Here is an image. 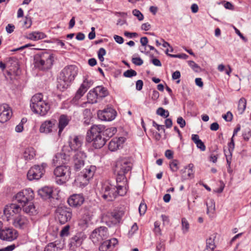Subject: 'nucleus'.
Masks as SVG:
<instances>
[{"instance_id":"11","label":"nucleus","mask_w":251,"mask_h":251,"mask_svg":"<svg viewBox=\"0 0 251 251\" xmlns=\"http://www.w3.org/2000/svg\"><path fill=\"white\" fill-rule=\"evenodd\" d=\"M18 232L12 227H5L0 229V239L3 241L11 242L17 239Z\"/></svg>"},{"instance_id":"10","label":"nucleus","mask_w":251,"mask_h":251,"mask_svg":"<svg viewBox=\"0 0 251 251\" xmlns=\"http://www.w3.org/2000/svg\"><path fill=\"white\" fill-rule=\"evenodd\" d=\"M101 197L107 201H112L117 197L116 188L111 184H104L101 189Z\"/></svg>"},{"instance_id":"42","label":"nucleus","mask_w":251,"mask_h":251,"mask_svg":"<svg viewBox=\"0 0 251 251\" xmlns=\"http://www.w3.org/2000/svg\"><path fill=\"white\" fill-rule=\"evenodd\" d=\"M84 116H86L87 118H84V124L86 125H88L90 123L91 118H92V114L90 110L88 109H85L83 111Z\"/></svg>"},{"instance_id":"59","label":"nucleus","mask_w":251,"mask_h":251,"mask_svg":"<svg viewBox=\"0 0 251 251\" xmlns=\"http://www.w3.org/2000/svg\"><path fill=\"white\" fill-rule=\"evenodd\" d=\"M177 123L179 125L180 127L181 128L184 127L185 126L186 122L185 120L181 117H179L177 119Z\"/></svg>"},{"instance_id":"35","label":"nucleus","mask_w":251,"mask_h":251,"mask_svg":"<svg viewBox=\"0 0 251 251\" xmlns=\"http://www.w3.org/2000/svg\"><path fill=\"white\" fill-rule=\"evenodd\" d=\"M120 145L119 139L114 138L109 143L108 148L111 151L117 150Z\"/></svg>"},{"instance_id":"30","label":"nucleus","mask_w":251,"mask_h":251,"mask_svg":"<svg viewBox=\"0 0 251 251\" xmlns=\"http://www.w3.org/2000/svg\"><path fill=\"white\" fill-rule=\"evenodd\" d=\"M105 127L102 131V135L103 137H105L107 140V138L109 139V138L112 137L117 132V129L115 127H112L110 128H106L104 129Z\"/></svg>"},{"instance_id":"3","label":"nucleus","mask_w":251,"mask_h":251,"mask_svg":"<svg viewBox=\"0 0 251 251\" xmlns=\"http://www.w3.org/2000/svg\"><path fill=\"white\" fill-rule=\"evenodd\" d=\"M30 106L34 113L40 116L46 115L50 109L49 103L43 100L41 93L36 94L31 98Z\"/></svg>"},{"instance_id":"31","label":"nucleus","mask_w":251,"mask_h":251,"mask_svg":"<svg viewBox=\"0 0 251 251\" xmlns=\"http://www.w3.org/2000/svg\"><path fill=\"white\" fill-rule=\"evenodd\" d=\"M87 97L88 102L91 103H97L98 102V100L99 99L94 89L88 92Z\"/></svg>"},{"instance_id":"52","label":"nucleus","mask_w":251,"mask_h":251,"mask_svg":"<svg viewBox=\"0 0 251 251\" xmlns=\"http://www.w3.org/2000/svg\"><path fill=\"white\" fill-rule=\"evenodd\" d=\"M32 24L31 20L30 17H24L23 19V26L25 28H28L30 27Z\"/></svg>"},{"instance_id":"58","label":"nucleus","mask_w":251,"mask_h":251,"mask_svg":"<svg viewBox=\"0 0 251 251\" xmlns=\"http://www.w3.org/2000/svg\"><path fill=\"white\" fill-rule=\"evenodd\" d=\"M16 248L15 244H12L0 249V251H12Z\"/></svg>"},{"instance_id":"2","label":"nucleus","mask_w":251,"mask_h":251,"mask_svg":"<svg viewBox=\"0 0 251 251\" xmlns=\"http://www.w3.org/2000/svg\"><path fill=\"white\" fill-rule=\"evenodd\" d=\"M104 126L102 125H93L87 132L86 140L93 142V146L96 149L102 148L106 143V139L102 137V131Z\"/></svg>"},{"instance_id":"26","label":"nucleus","mask_w":251,"mask_h":251,"mask_svg":"<svg viewBox=\"0 0 251 251\" xmlns=\"http://www.w3.org/2000/svg\"><path fill=\"white\" fill-rule=\"evenodd\" d=\"M12 64H13V66L14 67V68H10L9 70L7 71V74L9 76L11 75L12 72H14L16 70H17L19 69L18 62L16 60V59H13L12 58H10L9 59L8 61L7 62V68L12 67Z\"/></svg>"},{"instance_id":"48","label":"nucleus","mask_w":251,"mask_h":251,"mask_svg":"<svg viewBox=\"0 0 251 251\" xmlns=\"http://www.w3.org/2000/svg\"><path fill=\"white\" fill-rule=\"evenodd\" d=\"M124 76L126 77H131L137 75V73L135 71L130 69L125 71L123 74Z\"/></svg>"},{"instance_id":"25","label":"nucleus","mask_w":251,"mask_h":251,"mask_svg":"<svg viewBox=\"0 0 251 251\" xmlns=\"http://www.w3.org/2000/svg\"><path fill=\"white\" fill-rule=\"evenodd\" d=\"M23 156L25 160H31L35 156V151L32 147L26 148L23 152Z\"/></svg>"},{"instance_id":"64","label":"nucleus","mask_w":251,"mask_h":251,"mask_svg":"<svg viewBox=\"0 0 251 251\" xmlns=\"http://www.w3.org/2000/svg\"><path fill=\"white\" fill-rule=\"evenodd\" d=\"M138 229L136 223H134L131 227L130 230L129 231V234L130 235L133 234Z\"/></svg>"},{"instance_id":"51","label":"nucleus","mask_w":251,"mask_h":251,"mask_svg":"<svg viewBox=\"0 0 251 251\" xmlns=\"http://www.w3.org/2000/svg\"><path fill=\"white\" fill-rule=\"evenodd\" d=\"M178 161L177 160H173L170 164V167L173 172H176L178 169Z\"/></svg>"},{"instance_id":"7","label":"nucleus","mask_w":251,"mask_h":251,"mask_svg":"<svg viewBox=\"0 0 251 251\" xmlns=\"http://www.w3.org/2000/svg\"><path fill=\"white\" fill-rule=\"evenodd\" d=\"M132 168V163L129 158H123L118 159L116 162L115 173L127 174Z\"/></svg>"},{"instance_id":"29","label":"nucleus","mask_w":251,"mask_h":251,"mask_svg":"<svg viewBox=\"0 0 251 251\" xmlns=\"http://www.w3.org/2000/svg\"><path fill=\"white\" fill-rule=\"evenodd\" d=\"M94 89L96 92L99 99H101L106 97L108 94V92L107 89L102 86H98Z\"/></svg>"},{"instance_id":"32","label":"nucleus","mask_w":251,"mask_h":251,"mask_svg":"<svg viewBox=\"0 0 251 251\" xmlns=\"http://www.w3.org/2000/svg\"><path fill=\"white\" fill-rule=\"evenodd\" d=\"M46 37V34L41 32H33L28 34L29 39L34 41L42 39Z\"/></svg>"},{"instance_id":"8","label":"nucleus","mask_w":251,"mask_h":251,"mask_svg":"<svg viewBox=\"0 0 251 251\" xmlns=\"http://www.w3.org/2000/svg\"><path fill=\"white\" fill-rule=\"evenodd\" d=\"M107 236V227L100 226L93 230L91 235V238L94 244H98L105 240Z\"/></svg>"},{"instance_id":"62","label":"nucleus","mask_w":251,"mask_h":251,"mask_svg":"<svg viewBox=\"0 0 251 251\" xmlns=\"http://www.w3.org/2000/svg\"><path fill=\"white\" fill-rule=\"evenodd\" d=\"M232 26L233 27V28H234V29L235 30V31L236 32V33L239 36H240V37L243 39L245 42H247V39L246 38H245L243 35L240 32V31L237 28H236L234 25H232Z\"/></svg>"},{"instance_id":"43","label":"nucleus","mask_w":251,"mask_h":251,"mask_svg":"<svg viewBox=\"0 0 251 251\" xmlns=\"http://www.w3.org/2000/svg\"><path fill=\"white\" fill-rule=\"evenodd\" d=\"M110 216L112 219V222L113 224H117L119 223L121 219V215L120 213L117 211L112 212Z\"/></svg>"},{"instance_id":"28","label":"nucleus","mask_w":251,"mask_h":251,"mask_svg":"<svg viewBox=\"0 0 251 251\" xmlns=\"http://www.w3.org/2000/svg\"><path fill=\"white\" fill-rule=\"evenodd\" d=\"M192 140L196 145L197 147L201 151H204L206 149L205 146L202 141L200 139L199 136L197 134L192 135Z\"/></svg>"},{"instance_id":"44","label":"nucleus","mask_w":251,"mask_h":251,"mask_svg":"<svg viewBox=\"0 0 251 251\" xmlns=\"http://www.w3.org/2000/svg\"><path fill=\"white\" fill-rule=\"evenodd\" d=\"M206 204L207 206V213H209V212L214 211L215 210V202L212 199L208 200L206 202Z\"/></svg>"},{"instance_id":"18","label":"nucleus","mask_w":251,"mask_h":251,"mask_svg":"<svg viewBox=\"0 0 251 251\" xmlns=\"http://www.w3.org/2000/svg\"><path fill=\"white\" fill-rule=\"evenodd\" d=\"M29 224L28 219L24 215H18L14 218L13 225L17 228L23 229L26 228Z\"/></svg>"},{"instance_id":"5","label":"nucleus","mask_w":251,"mask_h":251,"mask_svg":"<svg viewBox=\"0 0 251 251\" xmlns=\"http://www.w3.org/2000/svg\"><path fill=\"white\" fill-rule=\"evenodd\" d=\"M33 198L34 193L30 188L23 190L18 193L15 196V200L18 202L21 207V206L24 207Z\"/></svg>"},{"instance_id":"12","label":"nucleus","mask_w":251,"mask_h":251,"mask_svg":"<svg viewBox=\"0 0 251 251\" xmlns=\"http://www.w3.org/2000/svg\"><path fill=\"white\" fill-rule=\"evenodd\" d=\"M98 118L103 121H111L113 120L117 114L116 111L111 107H107L97 113Z\"/></svg>"},{"instance_id":"55","label":"nucleus","mask_w":251,"mask_h":251,"mask_svg":"<svg viewBox=\"0 0 251 251\" xmlns=\"http://www.w3.org/2000/svg\"><path fill=\"white\" fill-rule=\"evenodd\" d=\"M193 167V164H189L188 166H186L185 167V169H187V168H189L188 173H187V176L185 177L186 179H187V178H189L190 177L193 176V171L192 169Z\"/></svg>"},{"instance_id":"49","label":"nucleus","mask_w":251,"mask_h":251,"mask_svg":"<svg viewBox=\"0 0 251 251\" xmlns=\"http://www.w3.org/2000/svg\"><path fill=\"white\" fill-rule=\"evenodd\" d=\"M57 248L54 243H50L48 244L45 248L44 251H57Z\"/></svg>"},{"instance_id":"4","label":"nucleus","mask_w":251,"mask_h":251,"mask_svg":"<svg viewBox=\"0 0 251 251\" xmlns=\"http://www.w3.org/2000/svg\"><path fill=\"white\" fill-rule=\"evenodd\" d=\"M53 174L56 182L58 184H63L70 178L71 169L69 166L60 165L54 169Z\"/></svg>"},{"instance_id":"39","label":"nucleus","mask_w":251,"mask_h":251,"mask_svg":"<svg viewBox=\"0 0 251 251\" xmlns=\"http://www.w3.org/2000/svg\"><path fill=\"white\" fill-rule=\"evenodd\" d=\"M75 153L74 155L73 159L77 158V160L85 161L86 158V153L81 150L75 151Z\"/></svg>"},{"instance_id":"20","label":"nucleus","mask_w":251,"mask_h":251,"mask_svg":"<svg viewBox=\"0 0 251 251\" xmlns=\"http://www.w3.org/2000/svg\"><path fill=\"white\" fill-rule=\"evenodd\" d=\"M96 170V167L95 166H87L82 172H81L79 175V177H81L86 180H89L90 178H92L94 176L95 172Z\"/></svg>"},{"instance_id":"13","label":"nucleus","mask_w":251,"mask_h":251,"mask_svg":"<svg viewBox=\"0 0 251 251\" xmlns=\"http://www.w3.org/2000/svg\"><path fill=\"white\" fill-rule=\"evenodd\" d=\"M77 74V69L74 65H70L65 67L60 74L61 78L66 79L70 82L74 80Z\"/></svg>"},{"instance_id":"46","label":"nucleus","mask_w":251,"mask_h":251,"mask_svg":"<svg viewBox=\"0 0 251 251\" xmlns=\"http://www.w3.org/2000/svg\"><path fill=\"white\" fill-rule=\"evenodd\" d=\"M156 114L164 118H167L169 115V112L162 107H159L157 109Z\"/></svg>"},{"instance_id":"9","label":"nucleus","mask_w":251,"mask_h":251,"mask_svg":"<svg viewBox=\"0 0 251 251\" xmlns=\"http://www.w3.org/2000/svg\"><path fill=\"white\" fill-rule=\"evenodd\" d=\"M57 218L61 224H64L70 221L72 217V209L66 206H60L57 208Z\"/></svg>"},{"instance_id":"47","label":"nucleus","mask_w":251,"mask_h":251,"mask_svg":"<svg viewBox=\"0 0 251 251\" xmlns=\"http://www.w3.org/2000/svg\"><path fill=\"white\" fill-rule=\"evenodd\" d=\"M182 223V229L183 233H186L188 232L189 229V224L188 223L187 220L183 218L181 220Z\"/></svg>"},{"instance_id":"33","label":"nucleus","mask_w":251,"mask_h":251,"mask_svg":"<svg viewBox=\"0 0 251 251\" xmlns=\"http://www.w3.org/2000/svg\"><path fill=\"white\" fill-rule=\"evenodd\" d=\"M115 187L116 188L117 196H123L126 193V184H117Z\"/></svg>"},{"instance_id":"17","label":"nucleus","mask_w":251,"mask_h":251,"mask_svg":"<svg viewBox=\"0 0 251 251\" xmlns=\"http://www.w3.org/2000/svg\"><path fill=\"white\" fill-rule=\"evenodd\" d=\"M21 210V207L19 204L16 203H11L7 205L3 209V213L7 218L13 216L14 214L19 213Z\"/></svg>"},{"instance_id":"14","label":"nucleus","mask_w":251,"mask_h":251,"mask_svg":"<svg viewBox=\"0 0 251 251\" xmlns=\"http://www.w3.org/2000/svg\"><path fill=\"white\" fill-rule=\"evenodd\" d=\"M93 81L92 80L85 78L77 91L74 97V99L75 100H78L93 85Z\"/></svg>"},{"instance_id":"53","label":"nucleus","mask_w":251,"mask_h":251,"mask_svg":"<svg viewBox=\"0 0 251 251\" xmlns=\"http://www.w3.org/2000/svg\"><path fill=\"white\" fill-rule=\"evenodd\" d=\"M132 62L136 66H141L143 64V60L140 57H132Z\"/></svg>"},{"instance_id":"61","label":"nucleus","mask_w":251,"mask_h":251,"mask_svg":"<svg viewBox=\"0 0 251 251\" xmlns=\"http://www.w3.org/2000/svg\"><path fill=\"white\" fill-rule=\"evenodd\" d=\"M228 150L230 154V156L231 155V151H232L234 148V142L233 140V137L231 138V141L228 143Z\"/></svg>"},{"instance_id":"57","label":"nucleus","mask_w":251,"mask_h":251,"mask_svg":"<svg viewBox=\"0 0 251 251\" xmlns=\"http://www.w3.org/2000/svg\"><path fill=\"white\" fill-rule=\"evenodd\" d=\"M169 56L174 58H179L182 59H186L188 56L184 53L178 54H169Z\"/></svg>"},{"instance_id":"27","label":"nucleus","mask_w":251,"mask_h":251,"mask_svg":"<svg viewBox=\"0 0 251 251\" xmlns=\"http://www.w3.org/2000/svg\"><path fill=\"white\" fill-rule=\"evenodd\" d=\"M70 82H71L68 80L61 78V75H59V76L57 78V88L60 90L63 91L64 89L67 88Z\"/></svg>"},{"instance_id":"21","label":"nucleus","mask_w":251,"mask_h":251,"mask_svg":"<svg viewBox=\"0 0 251 251\" xmlns=\"http://www.w3.org/2000/svg\"><path fill=\"white\" fill-rule=\"evenodd\" d=\"M56 121L55 120L46 121L43 123L40 127V132L41 133H49L52 130V128L55 126Z\"/></svg>"},{"instance_id":"40","label":"nucleus","mask_w":251,"mask_h":251,"mask_svg":"<svg viewBox=\"0 0 251 251\" xmlns=\"http://www.w3.org/2000/svg\"><path fill=\"white\" fill-rule=\"evenodd\" d=\"M74 169L76 171H79L84 165V161L83 160H77V158L73 159Z\"/></svg>"},{"instance_id":"41","label":"nucleus","mask_w":251,"mask_h":251,"mask_svg":"<svg viewBox=\"0 0 251 251\" xmlns=\"http://www.w3.org/2000/svg\"><path fill=\"white\" fill-rule=\"evenodd\" d=\"M83 241V239L80 233L77 234L72 238V242L74 244H75L76 245H80Z\"/></svg>"},{"instance_id":"54","label":"nucleus","mask_w":251,"mask_h":251,"mask_svg":"<svg viewBox=\"0 0 251 251\" xmlns=\"http://www.w3.org/2000/svg\"><path fill=\"white\" fill-rule=\"evenodd\" d=\"M147 210V205L145 203L141 202L139 206V212L141 216L143 215Z\"/></svg>"},{"instance_id":"6","label":"nucleus","mask_w":251,"mask_h":251,"mask_svg":"<svg viewBox=\"0 0 251 251\" xmlns=\"http://www.w3.org/2000/svg\"><path fill=\"white\" fill-rule=\"evenodd\" d=\"M48 165L42 163L41 165H35L32 167L27 173V177L29 180L40 179L45 173V169Z\"/></svg>"},{"instance_id":"34","label":"nucleus","mask_w":251,"mask_h":251,"mask_svg":"<svg viewBox=\"0 0 251 251\" xmlns=\"http://www.w3.org/2000/svg\"><path fill=\"white\" fill-rule=\"evenodd\" d=\"M216 237L215 234L212 235L206 240V249L208 251H213L216 247L214 240Z\"/></svg>"},{"instance_id":"22","label":"nucleus","mask_w":251,"mask_h":251,"mask_svg":"<svg viewBox=\"0 0 251 251\" xmlns=\"http://www.w3.org/2000/svg\"><path fill=\"white\" fill-rule=\"evenodd\" d=\"M52 188L50 187L45 186L38 190V195L43 199L46 200L52 197Z\"/></svg>"},{"instance_id":"16","label":"nucleus","mask_w":251,"mask_h":251,"mask_svg":"<svg viewBox=\"0 0 251 251\" xmlns=\"http://www.w3.org/2000/svg\"><path fill=\"white\" fill-rule=\"evenodd\" d=\"M12 110L7 104L0 105V123H4L9 120L12 116Z\"/></svg>"},{"instance_id":"15","label":"nucleus","mask_w":251,"mask_h":251,"mask_svg":"<svg viewBox=\"0 0 251 251\" xmlns=\"http://www.w3.org/2000/svg\"><path fill=\"white\" fill-rule=\"evenodd\" d=\"M83 138L80 135H74L71 136L69 139V146L72 150L76 151L81 150L83 143Z\"/></svg>"},{"instance_id":"23","label":"nucleus","mask_w":251,"mask_h":251,"mask_svg":"<svg viewBox=\"0 0 251 251\" xmlns=\"http://www.w3.org/2000/svg\"><path fill=\"white\" fill-rule=\"evenodd\" d=\"M118 244V240L116 238H112L110 240L103 242L99 247V250L101 251H106L114 248Z\"/></svg>"},{"instance_id":"45","label":"nucleus","mask_w":251,"mask_h":251,"mask_svg":"<svg viewBox=\"0 0 251 251\" xmlns=\"http://www.w3.org/2000/svg\"><path fill=\"white\" fill-rule=\"evenodd\" d=\"M70 226L69 225H66L64 226L60 231V236L61 237H64L69 236L70 234Z\"/></svg>"},{"instance_id":"56","label":"nucleus","mask_w":251,"mask_h":251,"mask_svg":"<svg viewBox=\"0 0 251 251\" xmlns=\"http://www.w3.org/2000/svg\"><path fill=\"white\" fill-rule=\"evenodd\" d=\"M232 114L230 112L228 111L226 114L222 116V117L227 122H230L232 119Z\"/></svg>"},{"instance_id":"1","label":"nucleus","mask_w":251,"mask_h":251,"mask_svg":"<svg viewBox=\"0 0 251 251\" xmlns=\"http://www.w3.org/2000/svg\"><path fill=\"white\" fill-rule=\"evenodd\" d=\"M53 62V54L45 50L37 53L34 56V66L40 70L46 71L50 69Z\"/></svg>"},{"instance_id":"19","label":"nucleus","mask_w":251,"mask_h":251,"mask_svg":"<svg viewBox=\"0 0 251 251\" xmlns=\"http://www.w3.org/2000/svg\"><path fill=\"white\" fill-rule=\"evenodd\" d=\"M84 199L80 194H74L68 200V203L71 206H80L84 202Z\"/></svg>"},{"instance_id":"36","label":"nucleus","mask_w":251,"mask_h":251,"mask_svg":"<svg viewBox=\"0 0 251 251\" xmlns=\"http://www.w3.org/2000/svg\"><path fill=\"white\" fill-rule=\"evenodd\" d=\"M23 207L24 211L29 215H35L37 213V210L35 207L32 203H29L27 206H26L25 205Z\"/></svg>"},{"instance_id":"60","label":"nucleus","mask_w":251,"mask_h":251,"mask_svg":"<svg viewBox=\"0 0 251 251\" xmlns=\"http://www.w3.org/2000/svg\"><path fill=\"white\" fill-rule=\"evenodd\" d=\"M62 158V154L61 153H57L55 154L52 159V163L55 165L59 161V159Z\"/></svg>"},{"instance_id":"50","label":"nucleus","mask_w":251,"mask_h":251,"mask_svg":"<svg viewBox=\"0 0 251 251\" xmlns=\"http://www.w3.org/2000/svg\"><path fill=\"white\" fill-rule=\"evenodd\" d=\"M188 64L195 72H199L200 71V67L193 61H189Z\"/></svg>"},{"instance_id":"38","label":"nucleus","mask_w":251,"mask_h":251,"mask_svg":"<svg viewBox=\"0 0 251 251\" xmlns=\"http://www.w3.org/2000/svg\"><path fill=\"white\" fill-rule=\"evenodd\" d=\"M247 101L244 98H241L238 102V110L240 114H242L245 111L246 107Z\"/></svg>"},{"instance_id":"63","label":"nucleus","mask_w":251,"mask_h":251,"mask_svg":"<svg viewBox=\"0 0 251 251\" xmlns=\"http://www.w3.org/2000/svg\"><path fill=\"white\" fill-rule=\"evenodd\" d=\"M6 31L8 33H11L14 31V30L15 29V26L9 24L8 25L6 26Z\"/></svg>"},{"instance_id":"37","label":"nucleus","mask_w":251,"mask_h":251,"mask_svg":"<svg viewBox=\"0 0 251 251\" xmlns=\"http://www.w3.org/2000/svg\"><path fill=\"white\" fill-rule=\"evenodd\" d=\"M116 176L117 184H126L127 179L125 176V174L123 173H115Z\"/></svg>"},{"instance_id":"24","label":"nucleus","mask_w":251,"mask_h":251,"mask_svg":"<svg viewBox=\"0 0 251 251\" xmlns=\"http://www.w3.org/2000/svg\"><path fill=\"white\" fill-rule=\"evenodd\" d=\"M69 122V119L68 117L65 115H62L60 116L59 119V123H58V135L60 136L61 132L63 130L65 126H66Z\"/></svg>"}]
</instances>
